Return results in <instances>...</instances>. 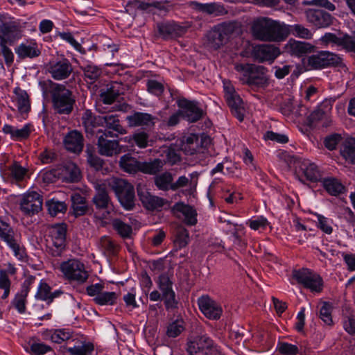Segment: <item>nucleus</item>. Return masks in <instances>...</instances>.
I'll return each instance as SVG.
<instances>
[{
    "mask_svg": "<svg viewBox=\"0 0 355 355\" xmlns=\"http://www.w3.org/2000/svg\"><path fill=\"white\" fill-rule=\"evenodd\" d=\"M137 193L139 200L148 209L158 210L166 202L164 199L151 195L144 187H139L137 188Z\"/></svg>",
    "mask_w": 355,
    "mask_h": 355,
    "instance_id": "nucleus-22",
    "label": "nucleus"
},
{
    "mask_svg": "<svg viewBox=\"0 0 355 355\" xmlns=\"http://www.w3.org/2000/svg\"><path fill=\"white\" fill-rule=\"evenodd\" d=\"M173 176L168 172H164L160 175L155 176V184L157 187L163 191H168L171 189L173 184Z\"/></svg>",
    "mask_w": 355,
    "mask_h": 355,
    "instance_id": "nucleus-47",
    "label": "nucleus"
},
{
    "mask_svg": "<svg viewBox=\"0 0 355 355\" xmlns=\"http://www.w3.org/2000/svg\"><path fill=\"white\" fill-rule=\"evenodd\" d=\"M43 198L36 191L25 193L20 202V209L26 216H33L39 213L42 208Z\"/></svg>",
    "mask_w": 355,
    "mask_h": 355,
    "instance_id": "nucleus-15",
    "label": "nucleus"
},
{
    "mask_svg": "<svg viewBox=\"0 0 355 355\" xmlns=\"http://www.w3.org/2000/svg\"><path fill=\"white\" fill-rule=\"evenodd\" d=\"M113 229L122 237L129 238L132 234V227L122 221L121 219L115 218L112 221Z\"/></svg>",
    "mask_w": 355,
    "mask_h": 355,
    "instance_id": "nucleus-48",
    "label": "nucleus"
},
{
    "mask_svg": "<svg viewBox=\"0 0 355 355\" xmlns=\"http://www.w3.org/2000/svg\"><path fill=\"white\" fill-rule=\"evenodd\" d=\"M2 131L3 133L9 135L11 139L21 141L29 137L31 134V125L26 124L21 128L18 129L12 125L5 124L2 128Z\"/></svg>",
    "mask_w": 355,
    "mask_h": 355,
    "instance_id": "nucleus-32",
    "label": "nucleus"
},
{
    "mask_svg": "<svg viewBox=\"0 0 355 355\" xmlns=\"http://www.w3.org/2000/svg\"><path fill=\"white\" fill-rule=\"evenodd\" d=\"M286 49L291 55L302 57L313 53L315 46L309 42L291 40L286 44Z\"/></svg>",
    "mask_w": 355,
    "mask_h": 355,
    "instance_id": "nucleus-25",
    "label": "nucleus"
},
{
    "mask_svg": "<svg viewBox=\"0 0 355 355\" xmlns=\"http://www.w3.org/2000/svg\"><path fill=\"white\" fill-rule=\"evenodd\" d=\"M7 175L12 183H19L28 176V169L19 162H13L7 168Z\"/></svg>",
    "mask_w": 355,
    "mask_h": 355,
    "instance_id": "nucleus-31",
    "label": "nucleus"
},
{
    "mask_svg": "<svg viewBox=\"0 0 355 355\" xmlns=\"http://www.w3.org/2000/svg\"><path fill=\"white\" fill-rule=\"evenodd\" d=\"M46 206L49 214L51 216H56L59 214H64L67 209V205L63 201H59L54 198L47 200Z\"/></svg>",
    "mask_w": 355,
    "mask_h": 355,
    "instance_id": "nucleus-45",
    "label": "nucleus"
},
{
    "mask_svg": "<svg viewBox=\"0 0 355 355\" xmlns=\"http://www.w3.org/2000/svg\"><path fill=\"white\" fill-rule=\"evenodd\" d=\"M8 247L12 250L14 256L19 261H24L26 257L25 248L21 246L17 239L13 241Z\"/></svg>",
    "mask_w": 355,
    "mask_h": 355,
    "instance_id": "nucleus-62",
    "label": "nucleus"
},
{
    "mask_svg": "<svg viewBox=\"0 0 355 355\" xmlns=\"http://www.w3.org/2000/svg\"><path fill=\"white\" fill-rule=\"evenodd\" d=\"M62 175L67 182H75L80 180V171L75 164L69 162L63 166Z\"/></svg>",
    "mask_w": 355,
    "mask_h": 355,
    "instance_id": "nucleus-41",
    "label": "nucleus"
},
{
    "mask_svg": "<svg viewBox=\"0 0 355 355\" xmlns=\"http://www.w3.org/2000/svg\"><path fill=\"white\" fill-rule=\"evenodd\" d=\"M253 35L258 40L269 42L284 40L289 33L287 26L268 17L255 20L252 26Z\"/></svg>",
    "mask_w": 355,
    "mask_h": 355,
    "instance_id": "nucleus-3",
    "label": "nucleus"
},
{
    "mask_svg": "<svg viewBox=\"0 0 355 355\" xmlns=\"http://www.w3.org/2000/svg\"><path fill=\"white\" fill-rule=\"evenodd\" d=\"M71 200L73 214L76 217L83 216L87 213L88 206L84 196L79 193H74L71 195Z\"/></svg>",
    "mask_w": 355,
    "mask_h": 355,
    "instance_id": "nucleus-36",
    "label": "nucleus"
},
{
    "mask_svg": "<svg viewBox=\"0 0 355 355\" xmlns=\"http://www.w3.org/2000/svg\"><path fill=\"white\" fill-rule=\"evenodd\" d=\"M60 270L67 279L79 284L86 282L89 277L84 263L75 259L62 262L60 265Z\"/></svg>",
    "mask_w": 355,
    "mask_h": 355,
    "instance_id": "nucleus-9",
    "label": "nucleus"
},
{
    "mask_svg": "<svg viewBox=\"0 0 355 355\" xmlns=\"http://www.w3.org/2000/svg\"><path fill=\"white\" fill-rule=\"evenodd\" d=\"M27 295V293H22L20 291L12 301V304L20 313H23L26 311V299Z\"/></svg>",
    "mask_w": 355,
    "mask_h": 355,
    "instance_id": "nucleus-59",
    "label": "nucleus"
},
{
    "mask_svg": "<svg viewBox=\"0 0 355 355\" xmlns=\"http://www.w3.org/2000/svg\"><path fill=\"white\" fill-rule=\"evenodd\" d=\"M39 85L44 93L49 92L51 94L53 107L57 113L68 115L72 112L76 104V96L66 85L51 80L40 81Z\"/></svg>",
    "mask_w": 355,
    "mask_h": 355,
    "instance_id": "nucleus-2",
    "label": "nucleus"
},
{
    "mask_svg": "<svg viewBox=\"0 0 355 355\" xmlns=\"http://www.w3.org/2000/svg\"><path fill=\"white\" fill-rule=\"evenodd\" d=\"M304 14L307 22L316 29L329 27L335 19L331 14L321 9L309 8Z\"/></svg>",
    "mask_w": 355,
    "mask_h": 355,
    "instance_id": "nucleus-13",
    "label": "nucleus"
},
{
    "mask_svg": "<svg viewBox=\"0 0 355 355\" xmlns=\"http://www.w3.org/2000/svg\"><path fill=\"white\" fill-rule=\"evenodd\" d=\"M342 60L337 54L327 51H321L309 56L307 64L311 69H320L330 66H338L342 63Z\"/></svg>",
    "mask_w": 355,
    "mask_h": 355,
    "instance_id": "nucleus-11",
    "label": "nucleus"
},
{
    "mask_svg": "<svg viewBox=\"0 0 355 355\" xmlns=\"http://www.w3.org/2000/svg\"><path fill=\"white\" fill-rule=\"evenodd\" d=\"M342 137L339 134H332L326 137L324 139V146L329 150L336 149L337 145L340 142Z\"/></svg>",
    "mask_w": 355,
    "mask_h": 355,
    "instance_id": "nucleus-63",
    "label": "nucleus"
},
{
    "mask_svg": "<svg viewBox=\"0 0 355 355\" xmlns=\"http://www.w3.org/2000/svg\"><path fill=\"white\" fill-rule=\"evenodd\" d=\"M302 4L324 8L329 11H334L336 10V6L329 0H305Z\"/></svg>",
    "mask_w": 355,
    "mask_h": 355,
    "instance_id": "nucleus-57",
    "label": "nucleus"
},
{
    "mask_svg": "<svg viewBox=\"0 0 355 355\" xmlns=\"http://www.w3.org/2000/svg\"><path fill=\"white\" fill-rule=\"evenodd\" d=\"M150 6V4L145 3L144 1H141L139 0H132L129 1L125 8V11L130 15H135L137 11L145 10H147Z\"/></svg>",
    "mask_w": 355,
    "mask_h": 355,
    "instance_id": "nucleus-51",
    "label": "nucleus"
},
{
    "mask_svg": "<svg viewBox=\"0 0 355 355\" xmlns=\"http://www.w3.org/2000/svg\"><path fill=\"white\" fill-rule=\"evenodd\" d=\"M227 103L230 107L232 114L240 121H242L245 116V108L243 102L239 95L235 94L226 98Z\"/></svg>",
    "mask_w": 355,
    "mask_h": 355,
    "instance_id": "nucleus-34",
    "label": "nucleus"
},
{
    "mask_svg": "<svg viewBox=\"0 0 355 355\" xmlns=\"http://www.w3.org/2000/svg\"><path fill=\"white\" fill-rule=\"evenodd\" d=\"M93 351L94 345L90 343H83L67 349L68 355H92Z\"/></svg>",
    "mask_w": 355,
    "mask_h": 355,
    "instance_id": "nucleus-50",
    "label": "nucleus"
},
{
    "mask_svg": "<svg viewBox=\"0 0 355 355\" xmlns=\"http://www.w3.org/2000/svg\"><path fill=\"white\" fill-rule=\"evenodd\" d=\"M101 116L94 115L89 110L85 111L82 116V123L87 132L93 133V130L95 127L101 125Z\"/></svg>",
    "mask_w": 355,
    "mask_h": 355,
    "instance_id": "nucleus-39",
    "label": "nucleus"
},
{
    "mask_svg": "<svg viewBox=\"0 0 355 355\" xmlns=\"http://www.w3.org/2000/svg\"><path fill=\"white\" fill-rule=\"evenodd\" d=\"M177 105L180 108L182 117L190 123H195L203 116L204 112L196 101L181 98L177 101Z\"/></svg>",
    "mask_w": 355,
    "mask_h": 355,
    "instance_id": "nucleus-14",
    "label": "nucleus"
},
{
    "mask_svg": "<svg viewBox=\"0 0 355 355\" xmlns=\"http://www.w3.org/2000/svg\"><path fill=\"white\" fill-rule=\"evenodd\" d=\"M340 46L345 51L355 54V37L352 35L345 34L342 37Z\"/></svg>",
    "mask_w": 355,
    "mask_h": 355,
    "instance_id": "nucleus-58",
    "label": "nucleus"
},
{
    "mask_svg": "<svg viewBox=\"0 0 355 355\" xmlns=\"http://www.w3.org/2000/svg\"><path fill=\"white\" fill-rule=\"evenodd\" d=\"M198 305L205 316L210 320H218L222 315L223 309L220 304L208 295L199 297Z\"/></svg>",
    "mask_w": 355,
    "mask_h": 355,
    "instance_id": "nucleus-18",
    "label": "nucleus"
},
{
    "mask_svg": "<svg viewBox=\"0 0 355 355\" xmlns=\"http://www.w3.org/2000/svg\"><path fill=\"white\" fill-rule=\"evenodd\" d=\"M156 120V116L149 113L141 112H135L126 117V121L130 127H141L144 129L153 128Z\"/></svg>",
    "mask_w": 355,
    "mask_h": 355,
    "instance_id": "nucleus-19",
    "label": "nucleus"
},
{
    "mask_svg": "<svg viewBox=\"0 0 355 355\" xmlns=\"http://www.w3.org/2000/svg\"><path fill=\"white\" fill-rule=\"evenodd\" d=\"M15 53L17 57L24 60L26 58H35L38 57L41 51L38 45L34 41H27L22 42L15 48Z\"/></svg>",
    "mask_w": 355,
    "mask_h": 355,
    "instance_id": "nucleus-26",
    "label": "nucleus"
},
{
    "mask_svg": "<svg viewBox=\"0 0 355 355\" xmlns=\"http://www.w3.org/2000/svg\"><path fill=\"white\" fill-rule=\"evenodd\" d=\"M236 28L235 22H224L214 26L207 34V45L214 50L218 49L230 39Z\"/></svg>",
    "mask_w": 355,
    "mask_h": 355,
    "instance_id": "nucleus-5",
    "label": "nucleus"
},
{
    "mask_svg": "<svg viewBox=\"0 0 355 355\" xmlns=\"http://www.w3.org/2000/svg\"><path fill=\"white\" fill-rule=\"evenodd\" d=\"M161 160L164 164L173 165L180 161V153L175 148L170 146H162L159 150Z\"/></svg>",
    "mask_w": 355,
    "mask_h": 355,
    "instance_id": "nucleus-38",
    "label": "nucleus"
},
{
    "mask_svg": "<svg viewBox=\"0 0 355 355\" xmlns=\"http://www.w3.org/2000/svg\"><path fill=\"white\" fill-rule=\"evenodd\" d=\"M173 211L179 218L182 219L187 225H194L197 223L196 211L191 206L183 202H178L173 207Z\"/></svg>",
    "mask_w": 355,
    "mask_h": 355,
    "instance_id": "nucleus-24",
    "label": "nucleus"
},
{
    "mask_svg": "<svg viewBox=\"0 0 355 355\" xmlns=\"http://www.w3.org/2000/svg\"><path fill=\"white\" fill-rule=\"evenodd\" d=\"M332 304L327 302H324L320 309V318L327 324L331 325L333 323L331 318Z\"/></svg>",
    "mask_w": 355,
    "mask_h": 355,
    "instance_id": "nucleus-53",
    "label": "nucleus"
},
{
    "mask_svg": "<svg viewBox=\"0 0 355 355\" xmlns=\"http://www.w3.org/2000/svg\"><path fill=\"white\" fill-rule=\"evenodd\" d=\"M51 290L50 286L44 281L41 280L35 295V299L45 301L49 304L55 298L59 297L62 293V292L59 290L55 291L54 292H51Z\"/></svg>",
    "mask_w": 355,
    "mask_h": 355,
    "instance_id": "nucleus-30",
    "label": "nucleus"
},
{
    "mask_svg": "<svg viewBox=\"0 0 355 355\" xmlns=\"http://www.w3.org/2000/svg\"><path fill=\"white\" fill-rule=\"evenodd\" d=\"M189 355H216L219 350L214 341L206 334L197 336L187 343Z\"/></svg>",
    "mask_w": 355,
    "mask_h": 355,
    "instance_id": "nucleus-7",
    "label": "nucleus"
},
{
    "mask_svg": "<svg viewBox=\"0 0 355 355\" xmlns=\"http://www.w3.org/2000/svg\"><path fill=\"white\" fill-rule=\"evenodd\" d=\"M146 86L148 92L157 96H160L164 91V85L155 80H148Z\"/></svg>",
    "mask_w": 355,
    "mask_h": 355,
    "instance_id": "nucleus-56",
    "label": "nucleus"
},
{
    "mask_svg": "<svg viewBox=\"0 0 355 355\" xmlns=\"http://www.w3.org/2000/svg\"><path fill=\"white\" fill-rule=\"evenodd\" d=\"M341 155L345 160L352 164H355V139H347L340 149Z\"/></svg>",
    "mask_w": 355,
    "mask_h": 355,
    "instance_id": "nucleus-42",
    "label": "nucleus"
},
{
    "mask_svg": "<svg viewBox=\"0 0 355 355\" xmlns=\"http://www.w3.org/2000/svg\"><path fill=\"white\" fill-rule=\"evenodd\" d=\"M158 31L164 38L179 37L184 34L187 28L174 21L163 23L158 25Z\"/></svg>",
    "mask_w": 355,
    "mask_h": 355,
    "instance_id": "nucleus-29",
    "label": "nucleus"
},
{
    "mask_svg": "<svg viewBox=\"0 0 355 355\" xmlns=\"http://www.w3.org/2000/svg\"><path fill=\"white\" fill-rule=\"evenodd\" d=\"M101 126H105L109 130L123 135L125 133V128L121 125L120 121L116 114H107L101 116Z\"/></svg>",
    "mask_w": 355,
    "mask_h": 355,
    "instance_id": "nucleus-37",
    "label": "nucleus"
},
{
    "mask_svg": "<svg viewBox=\"0 0 355 355\" xmlns=\"http://www.w3.org/2000/svg\"><path fill=\"white\" fill-rule=\"evenodd\" d=\"M107 185L114 191L121 205L127 210L135 206V189L128 181L121 178H111L102 184L95 185L96 193L92 202L96 211L94 216L100 220L106 219L113 210V204L107 191Z\"/></svg>",
    "mask_w": 355,
    "mask_h": 355,
    "instance_id": "nucleus-1",
    "label": "nucleus"
},
{
    "mask_svg": "<svg viewBox=\"0 0 355 355\" xmlns=\"http://www.w3.org/2000/svg\"><path fill=\"white\" fill-rule=\"evenodd\" d=\"M100 245L107 255H114L118 251V245L108 236H103Z\"/></svg>",
    "mask_w": 355,
    "mask_h": 355,
    "instance_id": "nucleus-52",
    "label": "nucleus"
},
{
    "mask_svg": "<svg viewBox=\"0 0 355 355\" xmlns=\"http://www.w3.org/2000/svg\"><path fill=\"white\" fill-rule=\"evenodd\" d=\"M294 34L300 38L311 40L313 37V33L309 28L301 24H295L293 26Z\"/></svg>",
    "mask_w": 355,
    "mask_h": 355,
    "instance_id": "nucleus-61",
    "label": "nucleus"
},
{
    "mask_svg": "<svg viewBox=\"0 0 355 355\" xmlns=\"http://www.w3.org/2000/svg\"><path fill=\"white\" fill-rule=\"evenodd\" d=\"M64 144L66 149L72 153H80L83 148V137L77 130L69 132L64 137Z\"/></svg>",
    "mask_w": 355,
    "mask_h": 355,
    "instance_id": "nucleus-27",
    "label": "nucleus"
},
{
    "mask_svg": "<svg viewBox=\"0 0 355 355\" xmlns=\"http://www.w3.org/2000/svg\"><path fill=\"white\" fill-rule=\"evenodd\" d=\"M19 23L7 15H0V43L12 44L21 37Z\"/></svg>",
    "mask_w": 355,
    "mask_h": 355,
    "instance_id": "nucleus-6",
    "label": "nucleus"
},
{
    "mask_svg": "<svg viewBox=\"0 0 355 355\" xmlns=\"http://www.w3.org/2000/svg\"><path fill=\"white\" fill-rule=\"evenodd\" d=\"M0 239L3 241L8 245L17 239L14 230L8 223L2 220H0Z\"/></svg>",
    "mask_w": 355,
    "mask_h": 355,
    "instance_id": "nucleus-46",
    "label": "nucleus"
},
{
    "mask_svg": "<svg viewBox=\"0 0 355 355\" xmlns=\"http://www.w3.org/2000/svg\"><path fill=\"white\" fill-rule=\"evenodd\" d=\"M316 216L318 219V227L325 234H331L333 232V227L331 226L332 220L320 214H317Z\"/></svg>",
    "mask_w": 355,
    "mask_h": 355,
    "instance_id": "nucleus-55",
    "label": "nucleus"
},
{
    "mask_svg": "<svg viewBox=\"0 0 355 355\" xmlns=\"http://www.w3.org/2000/svg\"><path fill=\"white\" fill-rule=\"evenodd\" d=\"M67 225L64 223L55 224L49 227V251L53 257L60 256L65 247Z\"/></svg>",
    "mask_w": 355,
    "mask_h": 355,
    "instance_id": "nucleus-10",
    "label": "nucleus"
},
{
    "mask_svg": "<svg viewBox=\"0 0 355 355\" xmlns=\"http://www.w3.org/2000/svg\"><path fill=\"white\" fill-rule=\"evenodd\" d=\"M193 8L196 10L214 16H219L225 14L227 12L223 7L216 3H201L197 1L191 2Z\"/></svg>",
    "mask_w": 355,
    "mask_h": 355,
    "instance_id": "nucleus-33",
    "label": "nucleus"
},
{
    "mask_svg": "<svg viewBox=\"0 0 355 355\" xmlns=\"http://www.w3.org/2000/svg\"><path fill=\"white\" fill-rule=\"evenodd\" d=\"M128 142L140 148H145L148 146L149 135L144 131L136 132L130 137Z\"/></svg>",
    "mask_w": 355,
    "mask_h": 355,
    "instance_id": "nucleus-49",
    "label": "nucleus"
},
{
    "mask_svg": "<svg viewBox=\"0 0 355 355\" xmlns=\"http://www.w3.org/2000/svg\"><path fill=\"white\" fill-rule=\"evenodd\" d=\"M322 184L325 190L332 196H337L344 190V186L336 178H327L322 180Z\"/></svg>",
    "mask_w": 355,
    "mask_h": 355,
    "instance_id": "nucleus-43",
    "label": "nucleus"
},
{
    "mask_svg": "<svg viewBox=\"0 0 355 355\" xmlns=\"http://www.w3.org/2000/svg\"><path fill=\"white\" fill-rule=\"evenodd\" d=\"M48 72L55 80H62L69 77L73 71V67L67 58H62L49 62Z\"/></svg>",
    "mask_w": 355,
    "mask_h": 355,
    "instance_id": "nucleus-17",
    "label": "nucleus"
},
{
    "mask_svg": "<svg viewBox=\"0 0 355 355\" xmlns=\"http://www.w3.org/2000/svg\"><path fill=\"white\" fill-rule=\"evenodd\" d=\"M163 162L159 158L150 162H141L140 171L144 173L154 175L162 171Z\"/></svg>",
    "mask_w": 355,
    "mask_h": 355,
    "instance_id": "nucleus-44",
    "label": "nucleus"
},
{
    "mask_svg": "<svg viewBox=\"0 0 355 355\" xmlns=\"http://www.w3.org/2000/svg\"><path fill=\"white\" fill-rule=\"evenodd\" d=\"M123 85L119 82H112L105 89L100 90V98L105 104H112L121 94L124 92Z\"/></svg>",
    "mask_w": 355,
    "mask_h": 355,
    "instance_id": "nucleus-23",
    "label": "nucleus"
},
{
    "mask_svg": "<svg viewBox=\"0 0 355 355\" xmlns=\"http://www.w3.org/2000/svg\"><path fill=\"white\" fill-rule=\"evenodd\" d=\"M277 349L282 355H297L300 353L297 345L285 342L279 343Z\"/></svg>",
    "mask_w": 355,
    "mask_h": 355,
    "instance_id": "nucleus-54",
    "label": "nucleus"
},
{
    "mask_svg": "<svg viewBox=\"0 0 355 355\" xmlns=\"http://www.w3.org/2000/svg\"><path fill=\"white\" fill-rule=\"evenodd\" d=\"M80 69L83 72V79L89 85V87L97 89L98 84L101 83V78L103 76L102 68L93 63H88L80 66Z\"/></svg>",
    "mask_w": 355,
    "mask_h": 355,
    "instance_id": "nucleus-20",
    "label": "nucleus"
},
{
    "mask_svg": "<svg viewBox=\"0 0 355 355\" xmlns=\"http://www.w3.org/2000/svg\"><path fill=\"white\" fill-rule=\"evenodd\" d=\"M182 321H175L169 324L167 329V335L169 337L175 338L179 336L184 330Z\"/></svg>",
    "mask_w": 355,
    "mask_h": 355,
    "instance_id": "nucleus-64",
    "label": "nucleus"
},
{
    "mask_svg": "<svg viewBox=\"0 0 355 355\" xmlns=\"http://www.w3.org/2000/svg\"><path fill=\"white\" fill-rule=\"evenodd\" d=\"M296 168V175L301 182L308 180L315 182L322 179L318 167L309 159L299 161Z\"/></svg>",
    "mask_w": 355,
    "mask_h": 355,
    "instance_id": "nucleus-16",
    "label": "nucleus"
},
{
    "mask_svg": "<svg viewBox=\"0 0 355 355\" xmlns=\"http://www.w3.org/2000/svg\"><path fill=\"white\" fill-rule=\"evenodd\" d=\"M97 146L99 154L103 156L112 157L121 152L118 141L104 139L103 137H98Z\"/></svg>",
    "mask_w": 355,
    "mask_h": 355,
    "instance_id": "nucleus-28",
    "label": "nucleus"
},
{
    "mask_svg": "<svg viewBox=\"0 0 355 355\" xmlns=\"http://www.w3.org/2000/svg\"><path fill=\"white\" fill-rule=\"evenodd\" d=\"M236 71L240 73V80L243 84L252 88H265L269 85L268 69L261 65L254 64H236Z\"/></svg>",
    "mask_w": 355,
    "mask_h": 355,
    "instance_id": "nucleus-4",
    "label": "nucleus"
},
{
    "mask_svg": "<svg viewBox=\"0 0 355 355\" xmlns=\"http://www.w3.org/2000/svg\"><path fill=\"white\" fill-rule=\"evenodd\" d=\"M279 54V49L270 44L256 46L252 52L254 58L259 62L273 61Z\"/></svg>",
    "mask_w": 355,
    "mask_h": 355,
    "instance_id": "nucleus-21",
    "label": "nucleus"
},
{
    "mask_svg": "<svg viewBox=\"0 0 355 355\" xmlns=\"http://www.w3.org/2000/svg\"><path fill=\"white\" fill-rule=\"evenodd\" d=\"M104 285L95 284L86 288L87 294L93 297V301L99 306H112L116 304L118 295L115 292L103 291Z\"/></svg>",
    "mask_w": 355,
    "mask_h": 355,
    "instance_id": "nucleus-12",
    "label": "nucleus"
},
{
    "mask_svg": "<svg viewBox=\"0 0 355 355\" xmlns=\"http://www.w3.org/2000/svg\"><path fill=\"white\" fill-rule=\"evenodd\" d=\"M243 229V227L241 225H234V228L231 230L233 243L241 247L245 245V243L242 239Z\"/></svg>",
    "mask_w": 355,
    "mask_h": 355,
    "instance_id": "nucleus-60",
    "label": "nucleus"
},
{
    "mask_svg": "<svg viewBox=\"0 0 355 355\" xmlns=\"http://www.w3.org/2000/svg\"><path fill=\"white\" fill-rule=\"evenodd\" d=\"M13 92L18 111L21 114L28 113L31 110V102L27 92L19 87L15 88Z\"/></svg>",
    "mask_w": 355,
    "mask_h": 355,
    "instance_id": "nucleus-35",
    "label": "nucleus"
},
{
    "mask_svg": "<svg viewBox=\"0 0 355 355\" xmlns=\"http://www.w3.org/2000/svg\"><path fill=\"white\" fill-rule=\"evenodd\" d=\"M293 277L304 288L312 292L320 293L323 288V280L322 277L313 271L302 268L293 272Z\"/></svg>",
    "mask_w": 355,
    "mask_h": 355,
    "instance_id": "nucleus-8",
    "label": "nucleus"
},
{
    "mask_svg": "<svg viewBox=\"0 0 355 355\" xmlns=\"http://www.w3.org/2000/svg\"><path fill=\"white\" fill-rule=\"evenodd\" d=\"M119 165L126 172L136 173L140 171L141 162L127 154L120 158Z\"/></svg>",
    "mask_w": 355,
    "mask_h": 355,
    "instance_id": "nucleus-40",
    "label": "nucleus"
}]
</instances>
